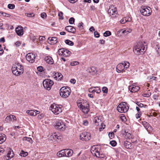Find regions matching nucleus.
<instances>
[{"instance_id": "f257e3e1", "label": "nucleus", "mask_w": 160, "mask_h": 160, "mask_svg": "<svg viewBox=\"0 0 160 160\" xmlns=\"http://www.w3.org/2000/svg\"><path fill=\"white\" fill-rule=\"evenodd\" d=\"M145 43V42H138L133 49V51L134 53L138 55L143 54L146 50L144 45Z\"/></svg>"}, {"instance_id": "f03ea898", "label": "nucleus", "mask_w": 160, "mask_h": 160, "mask_svg": "<svg viewBox=\"0 0 160 160\" xmlns=\"http://www.w3.org/2000/svg\"><path fill=\"white\" fill-rule=\"evenodd\" d=\"M12 73L16 76L22 74L24 71L23 67L19 63L13 65L12 68Z\"/></svg>"}, {"instance_id": "7ed1b4c3", "label": "nucleus", "mask_w": 160, "mask_h": 160, "mask_svg": "<svg viewBox=\"0 0 160 160\" xmlns=\"http://www.w3.org/2000/svg\"><path fill=\"white\" fill-rule=\"evenodd\" d=\"M71 92V90L69 87H62L60 90V95L63 98H66L69 97Z\"/></svg>"}, {"instance_id": "20e7f679", "label": "nucleus", "mask_w": 160, "mask_h": 160, "mask_svg": "<svg viewBox=\"0 0 160 160\" xmlns=\"http://www.w3.org/2000/svg\"><path fill=\"white\" fill-rule=\"evenodd\" d=\"M100 148L96 146H93L91 148V152L92 154L97 158H102L104 157V155L102 154L99 152Z\"/></svg>"}, {"instance_id": "39448f33", "label": "nucleus", "mask_w": 160, "mask_h": 160, "mask_svg": "<svg viewBox=\"0 0 160 160\" xmlns=\"http://www.w3.org/2000/svg\"><path fill=\"white\" fill-rule=\"evenodd\" d=\"M78 107L84 113H87L89 110V105L88 103H82L80 102L79 101L77 102Z\"/></svg>"}, {"instance_id": "423d86ee", "label": "nucleus", "mask_w": 160, "mask_h": 160, "mask_svg": "<svg viewBox=\"0 0 160 160\" xmlns=\"http://www.w3.org/2000/svg\"><path fill=\"white\" fill-rule=\"evenodd\" d=\"M129 63L128 62H124L118 64L116 68V70L118 72H120L125 69H126L129 67Z\"/></svg>"}, {"instance_id": "0eeeda50", "label": "nucleus", "mask_w": 160, "mask_h": 160, "mask_svg": "<svg viewBox=\"0 0 160 160\" xmlns=\"http://www.w3.org/2000/svg\"><path fill=\"white\" fill-rule=\"evenodd\" d=\"M129 108L127 103L122 102L120 103L117 108V110L120 112H125L128 110Z\"/></svg>"}, {"instance_id": "6e6552de", "label": "nucleus", "mask_w": 160, "mask_h": 160, "mask_svg": "<svg viewBox=\"0 0 160 160\" xmlns=\"http://www.w3.org/2000/svg\"><path fill=\"white\" fill-rule=\"evenodd\" d=\"M53 84V81L49 79H46L43 82V85L44 88L48 90L51 89Z\"/></svg>"}, {"instance_id": "1a4fd4ad", "label": "nucleus", "mask_w": 160, "mask_h": 160, "mask_svg": "<svg viewBox=\"0 0 160 160\" xmlns=\"http://www.w3.org/2000/svg\"><path fill=\"white\" fill-rule=\"evenodd\" d=\"M50 109L56 115H58L62 112L61 108L54 103L50 106Z\"/></svg>"}, {"instance_id": "9d476101", "label": "nucleus", "mask_w": 160, "mask_h": 160, "mask_svg": "<svg viewBox=\"0 0 160 160\" xmlns=\"http://www.w3.org/2000/svg\"><path fill=\"white\" fill-rule=\"evenodd\" d=\"M140 11L142 14L145 16H149L152 12V10L150 8L144 6L141 7Z\"/></svg>"}, {"instance_id": "9b49d317", "label": "nucleus", "mask_w": 160, "mask_h": 160, "mask_svg": "<svg viewBox=\"0 0 160 160\" xmlns=\"http://www.w3.org/2000/svg\"><path fill=\"white\" fill-rule=\"evenodd\" d=\"M58 53L60 56L63 57H68L71 53L68 50L65 48H60L58 51Z\"/></svg>"}, {"instance_id": "f8f14e48", "label": "nucleus", "mask_w": 160, "mask_h": 160, "mask_svg": "<svg viewBox=\"0 0 160 160\" xmlns=\"http://www.w3.org/2000/svg\"><path fill=\"white\" fill-rule=\"evenodd\" d=\"M91 138V134L89 132H82L80 134V138L82 141H88L90 140Z\"/></svg>"}, {"instance_id": "ddd939ff", "label": "nucleus", "mask_w": 160, "mask_h": 160, "mask_svg": "<svg viewBox=\"0 0 160 160\" xmlns=\"http://www.w3.org/2000/svg\"><path fill=\"white\" fill-rule=\"evenodd\" d=\"M108 12L111 16L117 14V12L116 7H115L113 5H109V8L108 10Z\"/></svg>"}, {"instance_id": "4468645a", "label": "nucleus", "mask_w": 160, "mask_h": 160, "mask_svg": "<svg viewBox=\"0 0 160 160\" xmlns=\"http://www.w3.org/2000/svg\"><path fill=\"white\" fill-rule=\"evenodd\" d=\"M55 127L57 129L63 130L65 128V125L62 121L59 120L56 122Z\"/></svg>"}, {"instance_id": "2eb2a0df", "label": "nucleus", "mask_w": 160, "mask_h": 160, "mask_svg": "<svg viewBox=\"0 0 160 160\" xmlns=\"http://www.w3.org/2000/svg\"><path fill=\"white\" fill-rule=\"evenodd\" d=\"M16 117L14 115H10L8 116L5 118V121L8 123H11L16 121Z\"/></svg>"}, {"instance_id": "dca6fc26", "label": "nucleus", "mask_w": 160, "mask_h": 160, "mask_svg": "<svg viewBox=\"0 0 160 160\" xmlns=\"http://www.w3.org/2000/svg\"><path fill=\"white\" fill-rule=\"evenodd\" d=\"M26 58L27 60L29 62L33 63L34 61L35 56L32 53H30L26 55Z\"/></svg>"}, {"instance_id": "f3484780", "label": "nucleus", "mask_w": 160, "mask_h": 160, "mask_svg": "<svg viewBox=\"0 0 160 160\" xmlns=\"http://www.w3.org/2000/svg\"><path fill=\"white\" fill-rule=\"evenodd\" d=\"M51 140L52 141H56L57 139H61V136L59 133L55 132L53 133L50 137Z\"/></svg>"}, {"instance_id": "a211bd4d", "label": "nucleus", "mask_w": 160, "mask_h": 160, "mask_svg": "<svg viewBox=\"0 0 160 160\" xmlns=\"http://www.w3.org/2000/svg\"><path fill=\"white\" fill-rule=\"evenodd\" d=\"M129 89L131 92H135L138 91L140 89L139 87L132 85L129 87Z\"/></svg>"}, {"instance_id": "6ab92c4d", "label": "nucleus", "mask_w": 160, "mask_h": 160, "mask_svg": "<svg viewBox=\"0 0 160 160\" xmlns=\"http://www.w3.org/2000/svg\"><path fill=\"white\" fill-rule=\"evenodd\" d=\"M26 112L30 116H34L39 114L40 112L36 110H30L27 111Z\"/></svg>"}, {"instance_id": "aec40b11", "label": "nucleus", "mask_w": 160, "mask_h": 160, "mask_svg": "<svg viewBox=\"0 0 160 160\" xmlns=\"http://www.w3.org/2000/svg\"><path fill=\"white\" fill-rule=\"evenodd\" d=\"M65 29L67 31L73 33H74L76 31V29L71 26H68L66 27Z\"/></svg>"}, {"instance_id": "412c9836", "label": "nucleus", "mask_w": 160, "mask_h": 160, "mask_svg": "<svg viewBox=\"0 0 160 160\" xmlns=\"http://www.w3.org/2000/svg\"><path fill=\"white\" fill-rule=\"evenodd\" d=\"M15 31L18 36H21L23 34V30L22 27H17L15 29Z\"/></svg>"}, {"instance_id": "4be33fe9", "label": "nucleus", "mask_w": 160, "mask_h": 160, "mask_svg": "<svg viewBox=\"0 0 160 160\" xmlns=\"http://www.w3.org/2000/svg\"><path fill=\"white\" fill-rule=\"evenodd\" d=\"M14 156V153L13 151L9 150L8 151L7 155L5 157L6 159L8 160L11 159Z\"/></svg>"}, {"instance_id": "5701e85b", "label": "nucleus", "mask_w": 160, "mask_h": 160, "mask_svg": "<svg viewBox=\"0 0 160 160\" xmlns=\"http://www.w3.org/2000/svg\"><path fill=\"white\" fill-rule=\"evenodd\" d=\"M66 156L69 157L72 156L73 153V151L71 149H65Z\"/></svg>"}, {"instance_id": "b1692460", "label": "nucleus", "mask_w": 160, "mask_h": 160, "mask_svg": "<svg viewBox=\"0 0 160 160\" xmlns=\"http://www.w3.org/2000/svg\"><path fill=\"white\" fill-rule=\"evenodd\" d=\"M53 77L56 80L58 78V80L59 79L61 80V79L63 77V76L61 73L57 72L55 73V74L54 75Z\"/></svg>"}, {"instance_id": "393cba45", "label": "nucleus", "mask_w": 160, "mask_h": 160, "mask_svg": "<svg viewBox=\"0 0 160 160\" xmlns=\"http://www.w3.org/2000/svg\"><path fill=\"white\" fill-rule=\"evenodd\" d=\"M45 60L47 63L49 64H52L53 63V60L52 59V58L51 57H46L45 58Z\"/></svg>"}, {"instance_id": "a878e982", "label": "nucleus", "mask_w": 160, "mask_h": 160, "mask_svg": "<svg viewBox=\"0 0 160 160\" xmlns=\"http://www.w3.org/2000/svg\"><path fill=\"white\" fill-rule=\"evenodd\" d=\"M57 38L55 37H52V38L49 37L48 38L50 42V44H56L57 42Z\"/></svg>"}, {"instance_id": "bb28decb", "label": "nucleus", "mask_w": 160, "mask_h": 160, "mask_svg": "<svg viewBox=\"0 0 160 160\" xmlns=\"http://www.w3.org/2000/svg\"><path fill=\"white\" fill-rule=\"evenodd\" d=\"M6 135L2 133L0 134V144L2 143L6 140Z\"/></svg>"}, {"instance_id": "cd10ccee", "label": "nucleus", "mask_w": 160, "mask_h": 160, "mask_svg": "<svg viewBox=\"0 0 160 160\" xmlns=\"http://www.w3.org/2000/svg\"><path fill=\"white\" fill-rule=\"evenodd\" d=\"M58 156L59 157L66 156L65 149L62 150L57 153Z\"/></svg>"}, {"instance_id": "c85d7f7f", "label": "nucleus", "mask_w": 160, "mask_h": 160, "mask_svg": "<svg viewBox=\"0 0 160 160\" xmlns=\"http://www.w3.org/2000/svg\"><path fill=\"white\" fill-rule=\"evenodd\" d=\"M142 124L148 131V129L150 128H151L149 123L146 122H142Z\"/></svg>"}, {"instance_id": "c756f323", "label": "nucleus", "mask_w": 160, "mask_h": 160, "mask_svg": "<svg viewBox=\"0 0 160 160\" xmlns=\"http://www.w3.org/2000/svg\"><path fill=\"white\" fill-rule=\"evenodd\" d=\"M124 146L125 147L127 148H129L131 146V144L130 142L126 141L124 142Z\"/></svg>"}, {"instance_id": "7c9ffc66", "label": "nucleus", "mask_w": 160, "mask_h": 160, "mask_svg": "<svg viewBox=\"0 0 160 160\" xmlns=\"http://www.w3.org/2000/svg\"><path fill=\"white\" fill-rule=\"evenodd\" d=\"M125 137L126 138L130 139L132 138L131 135L130 133H129L128 132H126V131H125V133L124 134Z\"/></svg>"}, {"instance_id": "2f4dec72", "label": "nucleus", "mask_w": 160, "mask_h": 160, "mask_svg": "<svg viewBox=\"0 0 160 160\" xmlns=\"http://www.w3.org/2000/svg\"><path fill=\"white\" fill-rule=\"evenodd\" d=\"M94 122L97 125H99V123L101 122V120L98 118L97 117H95L94 119Z\"/></svg>"}, {"instance_id": "473e14b6", "label": "nucleus", "mask_w": 160, "mask_h": 160, "mask_svg": "<svg viewBox=\"0 0 160 160\" xmlns=\"http://www.w3.org/2000/svg\"><path fill=\"white\" fill-rule=\"evenodd\" d=\"M131 31L132 30L131 29H128L126 30H123L122 31V33L124 34L125 35H126L131 32Z\"/></svg>"}, {"instance_id": "72a5a7b5", "label": "nucleus", "mask_w": 160, "mask_h": 160, "mask_svg": "<svg viewBox=\"0 0 160 160\" xmlns=\"http://www.w3.org/2000/svg\"><path fill=\"white\" fill-rule=\"evenodd\" d=\"M95 68L94 67H92V68H88L87 71L88 72L91 73L92 72H94L95 71Z\"/></svg>"}, {"instance_id": "f704fd0d", "label": "nucleus", "mask_w": 160, "mask_h": 160, "mask_svg": "<svg viewBox=\"0 0 160 160\" xmlns=\"http://www.w3.org/2000/svg\"><path fill=\"white\" fill-rule=\"evenodd\" d=\"M23 140L24 141H28L29 142L31 143H32V138L29 137H24L23 138Z\"/></svg>"}, {"instance_id": "c9c22d12", "label": "nucleus", "mask_w": 160, "mask_h": 160, "mask_svg": "<svg viewBox=\"0 0 160 160\" xmlns=\"http://www.w3.org/2000/svg\"><path fill=\"white\" fill-rule=\"evenodd\" d=\"M136 103L137 104V105L138 106V107L140 108H146L147 106V105H144L139 102H137Z\"/></svg>"}, {"instance_id": "e433bc0d", "label": "nucleus", "mask_w": 160, "mask_h": 160, "mask_svg": "<svg viewBox=\"0 0 160 160\" xmlns=\"http://www.w3.org/2000/svg\"><path fill=\"white\" fill-rule=\"evenodd\" d=\"M28 155V153L27 152H25L23 151H22L20 153V155L22 157H25Z\"/></svg>"}, {"instance_id": "4c0bfd02", "label": "nucleus", "mask_w": 160, "mask_h": 160, "mask_svg": "<svg viewBox=\"0 0 160 160\" xmlns=\"http://www.w3.org/2000/svg\"><path fill=\"white\" fill-rule=\"evenodd\" d=\"M65 42L67 44L70 46H72L73 45V43L72 41L69 40H66L65 41Z\"/></svg>"}, {"instance_id": "58836bf2", "label": "nucleus", "mask_w": 160, "mask_h": 160, "mask_svg": "<svg viewBox=\"0 0 160 160\" xmlns=\"http://www.w3.org/2000/svg\"><path fill=\"white\" fill-rule=\"evenodd\" d=\"M94 88H96V89L93 90V91H94L93 93H94L96 92L97 93H99L101 92V89L99 88L96 87H94Z\"/></svg>"}, {"instance_id": "ea45409f", "label": "nucleus", "mask_w": 160, "mask_h": 160, "mask_svg": "<svg viewBox=\"0 0 160 160\" xmlns=\"http://www.w3.org/2000/svg\"><path fill=\"white\" fill-rule=\"evenodd\" d=\"M111 33L110 31H106L104 33H103V35L104 37H107L110 36L111 35Z\"/></svg>"}, {"instance_id": "a19ab883", "label": "nucleus", "mask_w": 160, "mask_h": 160, "mask_svg": "<svg viewBox=\"0 0 160 160\" xmlns=\"http://www.w3.org/2000/svg\"><path fill=\"white\" fill-rule=\"evenodd\" d=\"M79 62L77 61H72L70 63V65L72 66H74L78 64Z\"/></svg>"}, {"instance_id": "79ce46f5", "label": "nucleus", "mask_w": 160, "mask_h": 160, "mask_svg": "<svg viewBox=\"0 0 160 160\" xmlns=\"http://www.w3.org/2000/svg\"><path fill=\"white\" fill-rule=\"evenodd\" d=\"M75 21V19L73 18H71L69 20V22L70 24H73Z\"/></svg>"}, {"instance_id": "37998d69", "label": "nucleus", "mask_w": 160, "mask_h": 160, "mask_svg": "<svg viewBox=\"0 0 160 160\" xmlns=\"http://www.w3.org/2000/svg\"><path fill=\"white\" fill-rule=\"evenodd\" d=\"M15 7V5L13 4H9L8 5V8L10 9H13Z\"/></svg>"}, {"instance_id": "c03bdc74", "label": "nucleus", "mask_w": 160, "mask_h": 160, "mask_svg": "<svg viewBox=\"0 0 160 160\" xmlns=\"http://www.w3.org/2000/svg\"><path fill=\"white\" fill-rule=\"evenodd\" d=\"M110 144L112 146L114 147L116 145L117 142L115 141L112 140L110 142Z\"/></svg>"}, {"instance_id": "a18cd8bd", "label": "nucleus", "mask_w": 160, "mask_h": 160, "mask_svg": "<svg viewBox=\"0 0 160 160\" xmlns=\"http://www.w3.org/2000/svg\"><path fill=\"white\" fill-rule=\"evenodd\" d=\"M128 21L127 18H124L122 19L120 21V22L121 23L124 24L126 22Z\"/></svg>"}, {"instance_id": "49530a36", "label": "nucleus", "mask_w": 160, "mask_h": 160, "mask_svg": "<svg viewBox=\"0 0 160 160\" xmlns=\"http://www.w3.org/2000/svg\"><path fill=\"white\" fill-rule=\"evenodd\" d=\"M102 90L103 93H107L108 92V89L106 87H103L102 88Z\"/></svg>"}, {"instance_id": "de8ad7c7", "label": "nucleus", "mask_w": 160, "mask_h": 160, "mask_svg": "<svg viewBox=\"0 0 160 160\" xmlns=\"http://www.w3.org/2000/svg\"><path fill=\"white\" fill-rule=\"evenodd\" d=\"M108 135L110 138L112 139L114 137V133L113 132H110L109 133Z\"/></svg>"}, {"instance_id": "09e8293b", "label": "nucleus", "mask_w": 160, "mask_h": 160, "mask_svg": "<svg viewBox=\"0 0 160 160\" xmlns=\"http://www.w3.org/2000/svg\"><path fill=\"white\" fill-rule=\"evenodd\" d=\"M58 16L59 17V18L61 19H62L63 18V13L62 12H60L58 14Z\"/></svg>"}, {"instance_id": "8fccbe9b", "label": "nucleus", "mask_w": 160, "mask_h": 160, "mask_svg": "<svg viewBox=\"0 0 160 160\" xmlns=\"http://www.w3.org/2000/svg\"><path fill=\"white\" fill-rule=\"evenodd\" d=\"M151 95V93L150 92L145 93L143 94V96L145 97H148L150 96Z\"/></svg>"}, {"instance_id": "3c124183", "label": "nucleus", "mask_w": 160, "mask_h": 160, "mask_svg": "<svg viewBox=\"0 0 160 160\" xmlns=\"http://www.w3.org/2000/svg\"><path fill=\"white\" fill-rule=\"evenodd\" d=\"M82 124L84 126H87L88 124V122L87 120H83V121Z\"/></svg>"}, {"instance_id": "603ef678", "label": "nucleus", "mask_w": 160, "mask_h": 160, "mask_svg": "<svg viewBox=\"0 0 160 160\" xmlns=\"http://www.w3.org/2000/svg\"><path fill=\"white\" fill-rule=\"evenodd\" d=\"M101 123V127L99 128V130L100 131H101L102 130V129H104V128H105V125L103 124H102V123H101V122H100Z\"/></svg>"}, {"instance_id": "864d4df0", "label": "nucleus", "mask_w": 160, "mask_h": 160, "mask_svg": "<svg viewBox=\"0 0 160 160\" xmlns=\"http://www.w3.org/2000/svg\"><path fill=\"white\" fill-rule=\"evenodd\" d=\"M43 69V68L42 66H39L37 68V70L40 72H42Z\"/></svg>"}, {"instance_id": "5fc2aeb1", "label": "nucleus", "mask_w": 160, "mask_h": 160, "mask_svg": "<svg viewBox=\"0 0 160 160\" xmlns=\"http://www.w3.org/2000/svg\"><path fill=\"white\" fill-rule=\"evenodd\" d=\"M47 14L45 12H42L41 14V17L43 18H46Z\"/></svg>"}, {"instance_id": "6e6d98bb", "label": "nucleus", "mask_w": 160, "mask_h": 160, "mask_svg": "<svg viewBox=\"0 0 160 160\" xmlns=\"http://www.w3.org/2000/svg\"><path fill=\"white\" fill-rule=\"evenodd\" d=\"M94 36L96 38H98L99 36V34L97 31H95L94 33Z\"/></svg>"}, {"instance_id": "4d7b16f0", "label": "nucleus", "mask_w": 160, "mask_h": 160, "mask_svg": "<svg viewBox=\"0 0 160 160\" xmlns=\"http://www.w3.org/2000/svg\"><path fill=\"white\" fill-rule=\"evenodd\" d=\"M121 118L123 122H125L126 120V117L124 116H121Z\"/></svg>"}, {"instance_id": "13d9d810", "label": "nucleus", "mask_w": 160, "mask_h": 160, "mask_svg": "<svg viewBox=\"0 0 160 160\" xmlns=\"http://www.w3.org/2000/svg\"><path fill=\"white\" fill-rule=\"evenodd\" d=\"M141 115V112H140L137 113L136 115V117L137 118H140Z\"/></svg>"}, {"instance_id": "bf43d9fd", "label": "nucleus", "mask_w": 160, "mask_h": 160, "mask_svg": "<svg viewBox=\"0 0 160 160\" xmlns=\"http://www.w3.org/2000/svg\"><path fill=\"white\" fill-rule=\"evenodd\" d=\"M45 39V37L44 36H40L39 38V41H41Z\"/></svg>"}, {"instance_id": "052dcab7", "label": "nucleus", "mask_w": 160, "mask_h": 160, "mask_svg": "<svg viewBox=\"0 0 160 160\" xmlns=\"http://www.w3.org/2000/svg\"><path fill=\"white\" fill-rule=\"evenodd\" d=\"M70 82L71 83L74 84L75 83L76 81L74 79H72L70 80Z\"/></svg>"}, {"instance_id": "680f3d73", "label": "nucleus", "mask_w": 160, "mask_h": 160, "mask_svg": "<svg viewBox=\"0 0 160 160\" xmlns=\"http://www.w3.org/2000/svg\"><path fill=\"white\" fill-rule=\"evenodd\" d=\"M0 14H1L3 16H4V14H7L8 15V16H7V17H10L11 15L9 14H8V13H7L5 12H1L0 11Z\"/></svg>"}, {"instance_id": "e2e57ef3", "label": "nucleus", "mask_w": 160, "mask_h": 160, "mask_svg": "<svg viewBox=\"0 0 160 160\" xmlns=\"http://www.w3.org/2000/svg\"><path fill=\"white\" fill-rule=\"evenodd\" d=\"M83 24V23L82 22H81V23H79L78 24V27L79 28H81V27H82V25Z\"/></svg>"}, {"instance_id": "0e129e2a", "label": "nucleus", "mask_w": 160, "mask_h": 160, "mask_svg": "<svg viewBox=\"0 0 160 160\" xmlns=\"http://www.w3.org/2000/svg\"><path fill=\"white\" fill-rule=\"evenodd\" d=\"M95 9V8L94 6L92 5L90 6V10H94Z\"/></svg>"}, {"instance_id": "69168bd1", "label": "nucleus", "mask_w": 160, "mask_h": 160, "mask_svg": "<svg viewBox=\"0 0 160 160\" xmlns=\"http://www.w3.org/2000/svg\"><path fill=\"white\" fill-rule=\"evenodd\" d=\"M4 52V51L2 48H0V55H2L3 54Z\"/></svg>"}, {"instance_id": "338daca9", "label": "nucleus", "mask_w": 160, "mask_h": 160, "mask_svg": "<svg viewBox=\"0 0 160 160\" xmlns=\"http://www.w3.org/2000/svg\"><path fill=\"white\" fill-rule=\"evenodd\" d=\"M21 43H20V42H18V41H17V42L16 43H15V45H16V46H19L20 45Z\"/></svg>"}, {"instance_id": "774afa93", "label": "nucleus", "mask_w": 160, "mask_h": 160, "mask_svg": "<svg viewBox=\"0 0 160 160\" xmlns=\"http://www.w3.org/2000/svg\"><path fill=\"white\" fill-rule=\"evenodd\" d=\"M89 30L91 32L93 31H95L94 28L93 26H92L90 28H89Z\"/></svg>"}]
</instances>
